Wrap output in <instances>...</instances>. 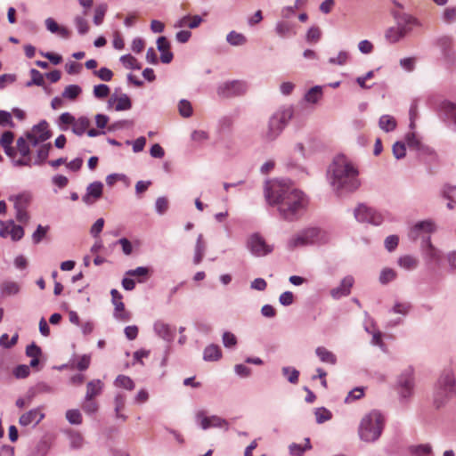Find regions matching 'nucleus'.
Listing matches in <instances>:
<instances>
[{
	"label": "nucleus",
	"mask_w": 456,
	"mask_h": 456,
	"mask_svg": "<svg viewBox=\"0 0 456 456\" xmlns=\"http://www.w3.org/2000/svg\"><path fill=\"white\" fill-rule=\"evenodd\" d=\"M265 197L270 205L278 206L280 215L288 221L297 219L307 205V199L301 191L281 181L268 182Z\"/></svg>",
	"instance_id": "obj_1"
},
{
	"label": "nucleus",
	"mask_w": 456,
	"mask_h": 456,
	"mask_svg": "<svg viewBox=\"0 0 456 456\" xmlns=\"http://www.w3.org/2000/svg\"><path fill=\"white\" fill-rule=\"evenodd\" d=\"M328 178L333 190L338 193L354 191L361 185L357 167L344 154L333 159L329 167Z\"/></svg>",
	"instance_id": "obj_2"
},
{
	"label": "nucleus",
	"mask_w": 456,
	"mask_h": 456,
	"mask_svg": "<svg viewBox=\"0 0 456 456\" xmlns=\"http://www.w3.org/2000/svg\"><path fill=\"white\" fill-rule=\"evenodd\" d=\"M397 9L391 10L395 26L389 27L385 31V38L390 44H395L408 36L415 27L419 26V20L412 15L404 12L402 5L396 4Z\"/></svg>",
	"instance_id": "obj_3"
},
{
	"label": "nucleus",
	"mask_w": 456,
	"mask_h": 456,
	"mask_svg": "<svg viewBox=\"0 0 456 456\" xmlns=\"http://www.w3.org/2000/svg\"><path fill=\"white\" fill-rule=\"evenodd\" d=\"M384 428V417L378 411H371L361 420L359 436L365 442H374L381 435Z\"/></svg>",
	"instance_id": "obj_4"
},
{
	"label": "nucleus",
	"mask_w": 456,
	"mask_h": 456,
	"mask_svg": "<svg viewBox=\"0 0 456 456\" xmlns=\"http://www.w3.org/2000/svg\"><path fill=\"white\" fill-rule=\"evenodd\" d=\"M436 231V225L431 221H422L417 223L410 231L409 237L412 240L419 238L423 239L426 247V255L431 260H439L441 257L440 251L436 248L430 240L429 234Z\"/></svg>",
	"instance_id": "obj_5"
},
{
	"label": "nucleus",
	"mask_w": 456,
	"mask_h": 456,
	"mask_svg": "<svg viewBox=\"0 0 456 456\" xmlns=\"http://www.w3.org/2000/svg\"><path fill=\"white\" fill-rule=\"evenodd\" d=\"M293 111L290 108L280 110L269 119L267 128L263 132V137L266 141L274 140L282 131L289 120L292 118Z\"/></svg>",
	"instance_id": "obj_6"
},
{
	"label": "nucleus",
	"mask_w": 456,
	"mask_h": 456,
	"mask_svg": "<svg viewBox=\"0 0 456 456\" xmlns=\"http://www.w3.org/2000/svg\"><path fill=\"white\" fill-rule=\"evenodd\" d=\"M455 387L456 381L452 371L445 370L438 380V387L435 395V403L437 407L444 403L443 397H447L449 394H452Z\"/></svg>",
	"instance_id": "obj_7"
},
{
	"label": "nucleus",
	"mask_w": 456,
	"mask_h": 456,
	"mask_svg": "<svg viewBox=\"0 0 456 456\" xmlns=\"http://www.w3.org/2000/svg\"><path fill=\"white\" fill-rule=\"evenodd\" d=\"M27 140L32 146L45 142L51 137V131L49 130L48 123L45 120L34 126L30 131L25 134Z\"/></svg>",
	"instance_id": "obj_8"
},
{
	"label": "nucleus",
	"mask_w": 456,
	"mask_h": 456,
	"mask_svg": "<svg viewBox=\"0 0 456 456\" xmlns=\"http://www.w3.org/2000/svg\"><path fill=\"white\" fill-rule=\"evenodd\" d=\"M29 145H31L27 138L20 137L16 142V153L18 152L20 155V158L18 159H13L14 165L17 167H31L32 161L30 157V149Z\"/></svg>",
	"instance_id": "obj_9"
},
{
	"label": "nucleus",
	"mask_w": 456,
	"mask_h": 456,
	"mask_svg": "<svg viewBox=\"0 0 456 456\" xmlns=\"http://www.w3.org/2000/svg\"><path fill=\"white\" fill-rule=\"evenodd\" d=\"M355 218L362 223H370L375 225L381 224L382 216L371 208L365 205H359L354 211Z\"/></svg>",
	"instance_id": "obj_10"
},
{
	"label": "nucleus",
	"mask_w": 456,
	"mask_h": 456,
	"mask_svg": "<svg viewBox=\"0 0 456 456\" xmlns=\"http://www.w3.org/2000/svg\"><path fill=\"white\" fill-rule=\"evenodd\" d=\"M248 247L251 253L257 256L268 255L273 249V247L267 244L266 241L258 234H254L248 239Z\"/></svg>",
	"instance_id": "obj_11"
},
{
	"label": "nucleus",
	"mask_w": 456,
	"mask_h": 456,
	"mask_svg": "<svg viewBox=\"0 0 456 456\" xmlns=\"http://www.w3.org/2000/svg\"><path fill=\"white\" fill-rule=\"evenodd\" d=\"M320 231L317 228L305 230L302 233L292 238L289 242V248L294 249L297 247L305 246L317 240Z\"/></svg>",
	"instance_id": "obj_12"
},
{
	"label": "nucleus",
	"mask_w": 456,
	"mask_h": 456,
	"mask_svg": "<svg viewBox=\"0 0 456 456\" xmlns=\"http://www.w3.org/2000/svg\"><path fill=\"white\" fill-rule=\"evenodd\" d=\"M414 379L411 369L406 370L398 379V392L403 398H409L413 393Z\"/></svg>",
	"instance_id": "obj_13"
},
{
	"label": "nucleus",
	"mask_w": 456,
	"mask_h": 456,
	"mask_svg": "<svg viewBox=\"0 0 456 456\" xmlns=\"http://www.w3.org/2000/svg\"><path fill=\"white\" fill-rule=\"evenodd\" d=\"M247 86L242 81H231L221 85L218 87L217 93L223 97H232L245 94Z\"/></svg>",
	"instance_id": "obj_14"
},
{
	"label": "nucleus",
	"mask_w": 456,
	"mask_h": 456,
	"mask_svg": "<svg viewBox=\"0 0 456 456\" xmlns=\"http://www.w3.org/2000/svg\"><path fill=\"white\" fill-rule=\"evenodd\" d=\"M110 295L112 304L115 306V318L122 322H127L130 319V314L125 310L122 295L115 289H111Z\"/></svg>",
	"instance_id": "obj_15"
},
{
	"label": "nucleus",
	"mask_w": 456,
	"mask_h": 456,
	"mask_svg": "<svg viewBox=\"0 0 456 456\" xmlns=\"http://www.w3.org/2000/svg\"><path fill=\"white\" fill-rule=\"evenodd\" d=\"M43 411V407H37L23 413L19 419L20 425L23 427L37 425L45 418Z\"/></svg>",
	"instance_id": "obj_16"
},
{
	"label": "nucleus",
	"mask_w": 456,
	"mask_h": 456,
	"mask_svg": "<svg viewBox=\"0 0 456 456\" xmlns=\"http://www.w3.org/2000/svg\"><path fill=\"white\" fill-rule=\"evenodd\" d=\"M196 417L203 429H208L210 427L225 428L226 429L228 428L227 421L217 416L208 417L205 415L204 411H199Z\"/></svg>",
	"instance_id": "obj_17"
},
{
	"label": "nucleus",
	"mask_w": 456,
	"mask_h": 456,
	"mask_svg": "<svg viewBox=\"0 0 456 456\" xmlns=\"http://www.w3.org/2000/svg\"><path fill=\"white\" fill-rule=\"evenodd\" d=\"M354 283V280L352 276H346L345 277L339 286L332 289L330 290V296L334 299H338L342 297L348 296L351 292V289Z\"/></svg>",
	"instance_id": "obj_18"
},
{
	"label": "nucleus",
	"mask_w": 456,
	"mask_h": 456,
	"mask_svg": "<svg viewBox=\"0 0 456 456\" xmlns=\"http://www.w3.org/2000/svg\"><path fill=\"white\" fill-rule=\"evenodd\" d=\"M103 185L101 182L90 183L86 189V194L83 197V200L86 204H93L102 195Z\"/></svg>",
	"instance_id": "obj_19"
},
{
	"label": "nucleus",
	"mask_w": 456,
	"mask_h": 456,
	"mask_svg": "<svg viewBox=\"0 0 456 456\" xmlns=\"http://www.w3.org/2000/svg\"><path fill=\"white\" fill-rule=\"evenodd\" d=\"M28 202V198L27 196L20 195L17 197L14 208L16 209V219L20 223L26 224L28 222L29 216L26 211V206Z\"/></svg>",
	"instance_id": "obj_20"
},
{
	"label": "nucleus",
	"mask_w": 456,
	"mask_h": 456,
	"mask_svg": "<svg viewBox=\"0 0 456 456\" xmlns=\"http://www.w3.org/2000/svg\"><path fill=\"white\" fill-rule=\"evenodd\" d=\"M157 46L161 53L160 60L163 63H169L173 60V53L170 52V44L165 37H159Z\"/></svg>",
	"instance_id": "obj_21"
},
{
	"label": "nucleus",
	"mask_w": 456,
	"mask_h": 456,
	"mask_svg": "<svg viewBox=\"0 0 456 456\" xmlns=\"http://www.w3.org/2000/svg\"><path fill=\"white\" fill-rule=\"evenodd\" d=\"M14 139V134L11 131L4 132L0 138V144L4 148V152L10 158H16V151L13 147H12V143Z\"/></svg>",
	"instance_id": "obj_22"
},
{
	"label": "nucleus",
	"mask_w": 456,
	"mask_h": 456,
	"mask_svg": "<svg viewBox=\"0 0 456 456\" xmlns=\"http://www.w3.org/2000/svg\"><path fill=\"white\" fill-rule=\"evenodd\" d=\"M202 22V18L199 15H186L176 21L175 24V28H183L188 27L190 28H198L200 23Z\"/></svg>",
	"instance_id": "obj_23"
},
{
	"label": "nucleus",
	"mask_w": 456,
	"mask_h": 456,
	"mask_svg": "<svg viewBox=\"0 0 456 456\" xmlns=\"http://www.w3.org/2000/svg\"><path fill=\"white\" fill-rule=\"evenodd\" d=\"M103 383L100 379H93L86 385V399H94L102 394Z\"/></svg>",
	"instance_id": "obj_24"
},
{
	"label": "nucleus",
	"mask_w": 456,
	"mask_h": 456,
	"mask_svg": "<svg viewBox=\"0 0 456 456\" xmlns=\"http://www.w3.org/2000/svg\"><path fill=\"white\" fill-rule=\"evenodd\" d=\"M90 126V120L86 117H80L75 119L72 131L77 135H82Z\"/></svg>",
	"instance_id": "obj_25"
},
{
	"label": "nucleus",
	"mask_w": 456,
	"mask_h": 456,
	"mask_svg": "<svg viewBox=\"0 0 456 456\" xmlns=\"http://www.w3.org/2000/svg\"><path fill=\"white\" fill-rule=\"evenodd\" d=\"M1 295L3 297H8L16 295L20 291V286L15 281H4L0 286Z\"/></svg>",
	"instance_id": "obj_26"
},
{
	"label": "nucleus",
	"mask_w": 456,
	"mask_h": 456,
	"mask_svg": "<svg viewBox=\"0 0 456 456\" xmlns=\"http://www.w3.org/2000/svg\"><path fill=\"white\" fill-rule=\"evenodd\" d=\"M154 330L163 339L170 340L173 338V333L171 331L169 325L163 322H157L154 324Z\"/></svg>",
	"instance_id": "obj_27"
},
{
	"label": "nucleus",
	"mask_w": 456,
	"mask_h": 456,
	"mask_svg": "<svg viewBox=\"0 0 456 456\" xmlns=\"http://www.w3.org/2000/svg\"><path fill=\"white\" fill-rule=\"evenodd\" d=\"M315 353L320 360L323 362L335 364L337 362L336 355L323 346L317 347Z\"/></svg>",
	"instance_id": "obj_28"
},
{
	"label": "nucleus",
	"mask_w": 456,
	"mask_h": 456,
	"mask_svg": "<svg viewBox=\"0 0 456 456\" xmlns=\"http://www.w3.org/2000/svg\"><path fill=\"white\" fill-rule=\"evenodd\" d=\"M109 102L115 103V110L118 111L126 110L131 108V101L126 94H123L120 97L110 98Z\"/></svg>",
	"instance_id": "obj_29"
},
{
	"label": "nucleus",
	"mask_w": 456,
	"mask_h": 456,
	"mask_svg": "<svg viewBox=\"0 0 456 456\" xmlns=\"http://www.w3.org/2000/svg\"><path fill=\"white\" fill-rule=\"evenodd\" d=\"M222 356L221 349L216 345H210L204 350V360L205 361H216Z\"/></svg>",
	"instance_id": "obj_30"
},
{
	"label": "nucleus",
	"mask_w": 456,
	"mask_h": 456,
	"mask_svg": "<svg viewBox=\"0 0 456 456\" xmlns=\"http://www.w3.org/2000/svg\"><path fill=\"white\" fill-rule=\"evenodd\" d=\"M379 125L382 130L390 132L395 129L396 121L395 118L390 115H383L379 118Z\"/></svg>",
	"instance_id": "obj_31"
},
{
	"label": "nucleus",
	"mask_w": 456,
	"mask_h": 456,
	"mask_svg": "<svg viewBox=\"0 0 456 456\" xmlns=\"http://www.w3.org/2000/svg\"><path fill=\"white\" fill-rule=\"evenodd\" d=\"M205 243L203 241V236L202 234H200L197 239L196 246H195V254L193 262L195 265H199L205 254Z\"/></svg>",
	"instance_id": "obj_32"
},
{
	"label": "nucleus",
	"mask_w": 456,
	"mask_h": 456,
	"mask_svg": "<svg viewBox=\"0 0 456 456\" xmlns=\"http://www.w3.org/2000/svg\"><path fill=\"white\" fill-rule=\"evenodd\" d=\"M419 261L416 257L406 255L398 259V265L403 269L413 270L418 266Z\"/></svg>",
	"instance_id": "obj_33"
},
{
	"label": "nucleus",
	"mask_w": 456,
	"mask_h": 456,
	"mask_svg": "<svg viewBox=\"0 0 456 456\" xmlns=\"http://www.w3.org/2000/svg\"><path fill=\"white\" fill-rule=\"evenodd\" d=\"M275 30H276V33L281 37H289V36L295 34V32L293 31V28H292V26L289 22H286V21L278 22L276 25Z\"/></svg>",
	"instance_id": "obj_34"
},
{
	"label": "nucleus",
	"mask_w": 456,
	"mask_h": 456,
	"mask_svg": "<svg viewBox=\"0 0 456 456\" xmlns=\"http://www.w3.org/2000/svg\"><path fill=\"white\" fill-rule=\"evenodd\" d=\"M82 89L79 86L77 85H69L65 87L62 92V97L65 99H69L74 101L77 98V96L81 94Z\"/></svg>",
	"instance_id": "obj_35"
},
{
	"label": "nucleus",
	"mask_w": 456,
	"mask_h": 456,
	"mask_svg": "<svg viewBox=\"0 0 456 456\" xmlns=\"http://www.w3.org/2000/svg\"><path fill=\"white\" fill-rule=\"evenodd\" d=\"M107 10L108 5L106 4H101L96 6L94 15V23L96 26H99L103 22Z\"/></svg>",
	"instance_id": "obj_36"
},
{
	"label": "nucleus",
	"mask_w": 456,
	"mask_h": 456,
	"mask_svg": "<svg viewBox=\"0 0 456 456\" xmlns=\"http://www.w3.org/2000/svg\"><path fill=\"white\" fill-rule=\"evenodd\" d=\"M226 40L232 45H242L247 42L246 37L236 31H231L227 35Z\"/></svg>",
	"instance_id": "obj_37"
},
{
	"label": "nucleus",
	"mask_w": 456,
	"mask_h": 456,
	"mask_svg": "<svg viewBox=\"0 0 456 456\" xmlns=\"http://www.w3.org/2000/svg\"><path fill=\"white\" fill-rule=\"evenodd\" d=\"M314 415L316 422L319 424L328 421L332 418V413L330 412V411L324 407L316 408L314 410Z\"/></svg>",
	"instance_id": "obj_38"
},
{
	"label": "nucleus",
	"mask_w": 456,
	"mask_h": 456,
	"mask_svg": "<svg viewBox=\"0 0 456 456\" xmlns=\"http://www.w3.org/2000/svg\"><path fill=\"white\" fill-rule=\"evenodd\" d=\"M115 385L126 390H133L134 388V381L129 377L125 375L118 376L115 380Z\"/></svg>",
	"instance_id": "obj_39"
},
{
	"label": "nucleus",
	"mask_w": 456,
	"mask_h": 456,
	"mask_svg": "<svg viewBox=\"0 0 456 456\" xmlns=\"http://www.w3.org/2000/svg\"><path fill=\"white\" fill-rule=\"evenodd\" d=\"M52 148L51 143H45L40 146L37 151V159L35 161V165H42L49 155V151Z\"/></svg>",
	"instance_id": "obj_40"
},
{
	"label": "nucleus",
	"mask_w": 456,
	"mask_h": 456,
	"mask_svg": "<svg viewBox=\"0 0 456 456\" xmlns=\"http://www.w3.org/2000/svg\"><path fill=\"white\" fill-rule=\"evenodd\" d=\"M310 448H311L310 440H309V438H306L305 445L292 444L289 446V451H290V453L294 456H301L306 450H309Z\"/></svg>",
	"instance_id": "obj_41"
},
{
	"label": "nucleus",
	"mask_w": 456,
	"mask_h": 456,
	"mask_svg": "<svg viewBox=\"0 0 456 456\" xmlns=\"http://www.w3.org/2000/svg\"><path fill=\"white\" fill-rule=\"evenodd\" d=\"M120 61H122L123 65L126 69H141V65L139 64L137 60L130 54L122 56L120 58Z\"/></svg>",
	"instance_id": "obj_42"
},
{
	"label": "nucleus",
	"mask_w": 456,
	"mask_h": 456,
	"mask_svg": "<svg viewBox=\"0 0 456 456\" xmlns=\"http://www.w3.org/2000/svg\"><path fill=\"white\" fill-rule=\"evenodd\" d=\"M75 119L76 118H74V116H72L70 113H69V112L62 113L59 118V126H61V129L67 130L68 126H73Z\"/></svg>",
	"instance_id": "obj_43"
},
{
	"label": "nucleus",
	"mask_w": 456,
	"mask_h": 456,
	"mask_svg": "<svg viewBox=\"0 0 456 456\" xmlns=\"http://www.w3.org/2000/svg\"><path fill=\"white\" fill-rule=\"evenodd\" d=\"M11 226L10 236L12 240H20L24 236V230L20 225H17L13 221H9Z\"/></svg>",
	"instance_id": "obj_44"
},
{
	"label": "nucleus",
	"mask_w": 456,
	"mask_h": 456,
	"mask_svg": "<svg viewBox=\"0 0 456 456\" xmlns=\"http://www.w3.org/2000/svg\"><path fill=\"white\" fill-rule=\"evenodd\" d=\"M443 195L444 198L449 200L447 208L450 209L453 208V206L452 203V202L456 203V186L455 187L446 186L443 191Z\"/></svg>",
	"instance_id": "obj_45"
},
{
	"label": "nucleus",
	"mask_w": 456,
	"mask_h": 456,
	"mask_svg": "<svg viewBox=\"0 0 456 456\" xmlns=\"http://www.w3.org/2000/svg\"><path fill=\"white\" fill-rule=\"evenodd\" d=\"M282 373L290 383L297 384L298 382L299 371L297 370L290 367H283Z\"/></svg>",
	"instance_id": "obj_46"
},
{
	"label": "nucleus",
	"mask_w": 456,
	"mask_h": 456,
	"mask_svg": "<svg viewBox=\"0 0 456 456\" xmlns=\"http://www.w3.org/2000/svg\"><path fill=\"white\" fill-rule=\"evenodd\" d=\"M322 94L321 87L314 86L306 93L305 98L308 102L315 103L321 98Z\"/></svg>",
	"instance_id": "obj_47"
},
{
	"label": "nucleus",
	"mask_w": 456,
	"mask_h": 456,
	"mask_svg": "<svg viewBox=\"0 0 456 456\" xmlns=\"http://www.w3.org/2000/svg\"><path fill=\"white\" fill-rule=\"evenodd\" d=\"M110 87L107 85L101 84L94 87V95L98 99H104L110 94Z\"/></svg>",
	"instance_id": "obj_48"
},
{
	"label": "nucleus",
	"mask_w": 456,
	"mask_h": 456,
	"mask_svg": "<svg viewBox=\"0 0 456 456\" xmlns=\"http://www.w3.org/2000/svg\"><path fill=\"white\" fill-rule=\"evenodd\" d=\"M395 277H396V273L395 270L390 269V268H386L380 273L379 281L382 284H387L389 281H392L393 280H395Z\"/></svg>",
	"instance_id": "obj_49"
},
{
	"label": "nucleus",
	"mask_w": 456,
	"mask_h": 456,
	"mask_svg": "<svg viewBox=\"0 0 456 456\" xmlns=\"http://www.w3.org/2000/svg\"><path fill=\"white\" fill-rule=\"evenodd\" d=\"M74 21L79 34L85 35L89 31L88 22L84 17L77 16Z\"/></svg>",
	"instance_id": "obj_50"
},
{
	"label": "nucleus",
	"mask_w": 456,
	"mask_h": 456,
	"mask_svg": "<svg viewBox=\"0 0 456 456\" xmlns=\"http://www.w3.org/2000/svg\"><path fill=\"white\" fill-rule=\"evenodd\" d=\"M178 109H179V113L181 114V116H183L184 118H189L192 114V107H191L190 102H188L186 100L180 101Z\"/></svg>",
	"instance_id": "obj_51"
},
{
	"label": "nucleus",
	"mask_w": 456,
	"mask_h": 456,
	"mask_svg": "<svg viewBox=\"0 0 456 456\" xmlns=\"http://www.w3.org/2000/svg\"><path fill=\"white\" fill-rule=\"evenodd\" d=\"M66 418L71 424H81L82 422V415L78 410H69L66 412Z\"/></svg>",
	"instance_id": "obj_52"
},
{
	"label": "nucleus",
	"mask_w": 456,
	"mask_h": 456,
	"mask_svg": "<svg viewBox=\"0 0 456 456\" xmlns=\"http://www.w3.org/2000/svg\"><path fill=\"white\" fill-rule=\"evenodd\" d=\"M443 109L447 118L456 124V105L452 102H444Z\"/></svg>",
	"instance_id": "obj_53"
},
{
	"label": "nucleus",
	"mask_w": 456,
	"mask_h": 456,
	"mask_svg": "<svg viewBox=\"0 0 456 456\" xmlns=\"http://www.w3.org/2000/svg\"><path fill=\"white\" fill-rule=\"evenodd\" d=\"M69 440H70V445L74 449H79L84 444V437L78 432L71 433L70 436H69Z\"/></svg>",
	"instance_id": "obj_54"
},
{
	"label": "nucleus",
	"mask_w": 456,
	"mask_h": 456,
	"mask_svg": "<svg viewBox=\"0 0 456 456\" xmlns=\"http://www.w3.org/2000/svg\"><path fill=\"white\" fill-rule=\"evenodd\" d=\"M364 392L362 387H355L352 391L349 392L347 396L345 399V402L349 403L357 399H360L363 396Z\"/></svg>",
	"instance_id": "obj_55"
},
{
	"label": "nucleus",
	"mask_w": 456,
	"mask_h": 456,
	"mask_svg": "<svg viewBox=\"0 0 456 456\" xmlns=\"http://www.w3.org/2000/svg\"><path fill=\"white\" fill-rule=\"evenodd\" d=\"M48 226H42L40 224L37 226V230L34 232L32 235L34 243L37 244L45 238L48 231Z\"/></svg>",
	"instance_id": "obj_56"
},
{
	"label": "nucleus",
	"mask_w": 456,
	"mask_h": 456,
	"mask_svg": "<svg viewBox=\"0 0 456 456\" xmlns=\"http://www.w3.org/2000/svg\"><path fill=\"white\" fill-rule=\"evenodd\" d=\"M443 19L446 23H452L456 20V6H451L444 9Z\"/></svg>",
	"instance_id": "obj_57"
},
{
	"label": "nucleus",
	"mask_w": 456,
	"mask_h": 456,
	"mask_svg": "<svg viewBox=\"0 0 456 456\" xmlns=\"http://www.w3.org/2000/svg\"><path fill=\"white\" fill-rule=\"evenodd\" d=\"M150 269L147 267L140 266L133 270H129L126 273V275L132 277H147L149 275Z\"/></svg>",
	"instance_id": "obj_58"
},
{
	"label": "nucleus",
	"mask_w": 456,
	"mask_h": 456,
	"mask_svg": "<svg viewBox=\"0 0 456 456\" xmlns=\"http://www.w3.org/2000/svg\"><path fill=\"white\" fill-rule=\"evenodd\" d=\"M321 35L322 33L319 28L312 27L306 34V40L309 43H315L320 39Z\"/></svg>",
	"instance_id": "obj_59"
},
{
	"label": "nucleus",
	"mask_w": 456,
	"mask_h": 456,
	"mask_svg": "<svg viewBox=\"0 0 456 456\" xmlns=\"http://www.w3.org/2000/svg\"><path fill=\"white\" fill-rule=\"evenodd\" d=\"M406 153V148L404 143L396 142L393 145V154L396 159H401L405 156Z\"/></svg>",
	"instance_id": "obj_60"
},
{
	"label": "nucleus",
	"mask_w": 456,
	"mask_h": 456,
	"mask_svg": "<svg viewBox=\"0 0 456 456\" xmlns=\"http://www.w3.org/2000/svg\"><path fill=\"white\" fill-rule=\"evenodd\" d=\"M83 410L86 413H94L98 410V404L94 399H86L82 406Z\"/></svg>",
	"instance_id": "obj_61"
},
{
	"label": "nucleus",
	"mask_w": 456,
	"mask_h": 456,
	"mask_svg": "<svg viewBox=\"0 0 456 456\" xmlns=\"http://www.w3.org/2000/svg\"><path fill=\"white\" fill-rule=\"evenodd\" d=\"M358 49L362 53L369 54L372 53L374 45L370 41L364 39L359 42Z\"/></svg>",
	"instance_id": "obj_62"
},
{
	"label": "nucleus",
	"mask_w": 456,
	"mask_h": 456,
	"mask_svg": "<svg viewBox=\"0 0 456 456\" xmlns=\"http://www.w3.org/2000/svg\"><path fill=\"white\" fill-rule=\"evenodd\" d=\"M94 74L103 81H110L113 77V72L108 68H102L94 71Z\"/></svg>",
	"instance_id": "obj_63"
},
{
	"label": "nucleus",
	"mask_w": 456,
	"mask_h": 456,
	"mask_svg": "<svg viewBox=\"0 0 456 456\" xmlns=\"http://www.w3.org/2000/svg\"><path fill=\"white\" fill-rule=\"evenodd\" d=\"M29 366L28 365H19L13 370V375L17 379H24L29 375Z\"/></svg>",
	"instance_id": "obj_64"
}]
</instances>
